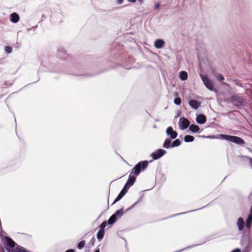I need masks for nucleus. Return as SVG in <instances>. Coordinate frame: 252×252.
<instances>
[{"label":"nucleus","instance_id":"obj_24","mask_svg":"<svg viewBox=\"0 0 252 252\" xmlns=\"http://www.w3.org/2000/svg\"><path fill=\"white\" fill-rule=\"evenodd\" d=\"M181 141L179 139H177L174 141V142L172 144L171 146L172 147H178L181 145Z\"/></svg>","mask_w":252,"mask_h":252},{"label":"nucleus","instance_id":"obj_6","mask_svg":"<svg viewBox=\"0 0 252 252\" xmlns=\"http://www.w3.org/2000/svg\"><path fill=\"white\" fill-rule=\"evenodd\" d=\"M166 153V151L159 149L152 154V157L155 160L158 159L162 157Z\"/></svg>","mask_w":252,"mask_h":252},{"label":"nucleus","instance_id":"obj_41","mask_svg":"<svg viewBox=\"0 0 252 252\" xmlns=\"http://www.w3.org/2000/svg\"><path fill=\"white\" fill-rule=\"evenodd\" d=\"M140 3H141L143 1V0H138Z\"/></svg>","mask_w":252,"mask_h":252},{"label":"nucleus","instance_id":"obj_5","mask_svg":"<svg viewBox=\"0 0 252 252\" xmlns=\"http://www.w3.org/2000/svg\"><path fill=\"white\" fill-rule=\"evenodd\" d=\"M200 76L205 86L209 90L213 91L214 89V87L210 79L206 75H204L201 74H200Z\"/></svg>","mask_w":252,"mask_h":252},{"label":"nucleus","instance_id":"obj_26","mask_svg":"<svg viewBox=\"0 0 252 252\" xmlns=\"http://www.w3.org/2000/svg\"><path fill=\"white\" fill-rule=\"evenodd\" d=\"M174 102L175 104L176 105H180L181 103V102H182L181 98L179 97H176L174 99Z\"/></svg>","mask_w":252,"mask_h":252},{"label":"nucleus","instance_id":"obj_13","mask_svg":"<svg viewBox=\"0 0 252 252\" xmlns=\"http://www.w3.org/2000/svg\"><path fill=\"white\" fill-rule=\"evenodd\" d=\"M237 224L238 227V229L240 231H242L243 229L244 225V222L242 218L240 217L238 218Z\"/></svg>","mask_w":252,"mask_h":252},{"label":"nucleus","instance_id":"obj_10","mask_svg":"<svg viewBox=\"0 0 252 252\" xmlns=\"http://www.w3.org/2000/svg\"><path fill=\"white\" fill-rule=\"evenodd\" d=\"M189 104L192 108L196 109L200 106V102L196 100H190Z\"/></svg>","mask_w":252,"mask_h":252},{"label":"nucleus","instance_id":"obj_7","mask_svg":"<svg viewBox=\"0 0 252 252\" xmlns=\"http://www.w3.org/2000/svg\"><path fill=\"white\" fill-rule=\"evenodd\" d=\"M166 134L170 136L171 139H175L177 137L178 133L176 131H174L172 127H168L166 130Z\"/></svg>","mask_w":252,"mask_h":252},{"label":"nucleus","instance_id":"obj_16","mask_svg":"<svg viewBox=\"0 0 252 252\" xmlns=\"http://www.w3.org/2000/svg\"><path fill=\"white\" fill-rule=\"evenodd\" d=\"M180 78L183 81L186 80L188 79L187 72L185 71H181L180 73Z\"/></svg>","mask_w":252,"mask_h":252},{"label":"nucleus","instance_id":"obj_28","mask_svg":"<svg viewBox=\"0 0 252 252\" xmlns=\"http://www.w3.org/2000/svg\"><path fill=\"white\" fill-rule=\"evenodd\" d=\"M107 222L106 221H103L100 225V230H104V228L106 226Z\"/></svg>","mask_w":252,"mask_h":252},{"label":"nucleus","instance_id":"obj_20","mask_svg":"<svg viewBox=\"0 0 252 252\" xmlns=\"http://www.w3.org/2000/svg\"><path fill=\"white\" fill-rule=\"evenodd\" d=\"M252 248V241L250 239H249L247 242V246L246 247V251L247 252H249Z\"/></svg>","mask_w":252,"mask_h":252},{"label":"nucleus","instance_id":"obj_11","mask_svg":"<svg viewBox=\"0 0 252 252\" xmlns=\"http://www.w3.org/2000/svg\"><path fill=\"white\" fill-rule=\"evenodd\" d=\"M165 42L162 39H157L155 42V46L158 49L162 48L164 45Z\"/></svg>","mask_w":252,"mask_h":252},{"label":"nucleus","instance_id":"obj_35","mask_svg":"<svg viewBox=\"0 0 252 252\" xmlns=\"http://www.w3.org/2000/svg\"><path fill=\"white\" fill-rule=\"evenodd\" d=\"M136 203L134 204L133 205H132L130 207L128 208V209H126V211H127L128 210H129L130 209H131L132 208H133L135 205Z\"/></svg>","mask_w":252,"mask_h":252},{"label":"nucleus","instance_id":"obj_3","mask_svg":"<svg viewBox=\"0 0 252 252\" xmlns=\"http://www.w3.org/2000/svg\"><path fill=\"white\" fill-rule=\"evenodd\" d=\"M4 242L5 244V248L8 252H15L16 243L11 238L6 237L4 239Z\"/></svg>","mask_w":252,"mask_h":252},{"label":"nucleus","instance_id":"obj_21","mask_svg":"<svg viewBox=\"0 0 252 252\" xmlns=\"http://www.w3.org/2000/svg\"><path fill=\"white\" fill-rule=\"evenodd\" d=\"M124 214V212L123 209H121L120 210H117L116 213L113 214L115 216V217L117 218H121Z\"/></svg>","mask_w":252,"mask_h":252},{"label":"nucleus","instance_id":"obj_4","mask_svg":"<svg viewBox=\"0 0 252 252\" xmlns=\"http://www.w3.org/2000/svg\"><path fill=\"white\" fill-rule=\"evenodd\" d=\"M231 101L235 106L239 107L244 105L245 99L243 97L236 94L231 97Z\"/></svg>","mask_w":252,"mask_h":252},{"label":"nucleus","instance_id":"obj_30","mask_svg":"<svg viewBox=\"0 0 252 252\" xmlns=\"http://www.w3.org/2000/svg\"><path fill=\"white\" fill-rule=\"evenodd\" d=\"M5 51L7 53H10L12 51V49L9 46H6L5 48Z\"/></svg>","mask_w":252,"mask_h":252},{"label":"nucleus","instance_id":"obj_38","mask_svg":"<svg viewBox=\"0 0 252 252\" xmlns=\"http://www.w3.org/2000/svg\"><path fill=\"white\" fill-rule=\"evenodd\" d=\"M119 3H122L123 2V0H117Z\"/></svg>","mask_w":252,"mask_h":252},{"label":"nucleus","instance_id":"obj_18","mask_svg":"<svg viewBox=\"0 0 252 252\" xmlns=\"http://www.w3.org/2000/svg\"><path fill=\"white\" fill-rule=\"evenodd\" d=\"M189 130L193 132H196L199 131V127L197 125L192 124L189 126Z\"/></svg>","mask_w":252,"mask_h":252},{"label":"nucleus","instance_id":"obj_8","mask_svg":"<svg viewBox=\"0 0 252 252\" xmlns=\"http://www.w3.org/2000/svg\"><path fill=\"white\" fill-rule=\"evenodd\" d=\"M179 122L181 124V126L182 129L187 128L190 124L189 121L186 118L182 117L180 119Z\"/></svg>","mask_w":252,"mask_h":252},{"label":"nucleus","instance_id":"obj_15","mask_svg":"<svg viewBox=\"0 0 252 252\" xmlns=\"http://www.w3.org/2000/svg\"><path fill=\"white\" fill-rule=\"evenodd\" d=\"M252 223V216L249 215L246 220V226L247 228H250Z\"/></svg>","mask_w":252,"mask_h":252},{"label":"nucleus","instance_id":"obj_23","mask_svg":"<svg viewBox=\"0 0 252 252\" xmlns=\"http://www.w3.org/2000/svg\"><path fill=\"white\" fill-rule=\"evenodd\" d=\"M185 141L186 142H192L194 140V137L191 135H186L184 138Z\"/></svg>","mask_w":252,"mask_h":252},{"label":"nucleus","instance_id":"obj_39","mask_svg":"<svg viewBox=\"0 0 252 252\" xmlns=\"http://www.w3.org/2000/svg\"><path fill=\"white\" fill-rule=\"evenodd\" d=\"M222 84L224 85H226V86L229 87V85L225 82H222Z\"/></svg>","mask_w":252,"mask_h":252},{"label":"nucleus","instance_id":"obj_32","mask_svg":"<svg viewBox=\"0 0 252 252\" xmlns=\"http://www.w3.org/2000/svg\"><path fill=\"white\" fill-rule=\"evenodd\" d=\"M15 252H27L24 250H22L20 248H18L16 247Z\"/></svg>","mask_w":252,"mask_h":252},{"label":"nucleus","instance_id":"obj_25","mask_svg":"<svg viewBox=\"0 0 252 252\" xmlns=\"http://www.w3.org/2000/svg\"><path fill=\"white\" fill-rule=\"evenodd\" d=\"M85 245V241H81L77 245V248L79 249H82Z\"/></svg>","mask_w":252,"mask_h":252},{"label":"nucleus","instance_id":"obj_37","mask_svg":"<svg viewBox=\"0 0 252 252\" xmlns=\"http://www.w3.org/2000/svg\"><path fill=\"white\" fill-rule=\"evenodd\" d=\"M249 159H250V163H251V165L252 166V158H250Z\"/></svg>","mask_w":252,"mask_h":252},{"label":"nucleus","instance_id":"obj_31","mask_svg":"<svg viewBox=\"0 0 252 252\" xmlns=\"http://www.w3.org/2000/svg\"><path fill=\"white\" fill-rule=\"evenodd\" d=\"M129 187L128 185H127V184H126L122 191H124V192L126 193Z\"/></svg>","mask_w":252,"mask_h":252},{"label":"nucleus","instance_id":"obj_9","mask_svg":"<svg viewBox=\"0 0 252 252\" xmlns=\"http://www.w3.org/2000/svg\"><path fill=\"white\" fill-rule=\"evenodd\" d=\"M207 119L205 115L200 114L196 117V121L199 124H203L206 122Z\"/></svg>","mask_w":252,"mask_h":252},{"label":"nucleus","instance_id":"obj_27","mask_svg":"<svg viewBox=\"0 0 252 252\" xmlns=\"http://www.w3.org/2000/svg\"><path fill=\"white\" fill-rule=\"evenodd\" d=\"M233 81L234 82L235 84L236 85L240 86L241 87H243V88L244 87V86L242 85V84L241 83V81L239 80L235 79V80H233Z\"/></svg>","mask_w":252,"mask_h":252},{"label":"nucleus","instance_id":"obj_33","mask_svg":"<svg viewBox=\"0 0 252 252\" xmlns=\"http://www.w3.org/2000/svg\"><path fill=\"white\" fill-rule=\"evenodd\" d=\"M231 252H241V250L239 249H236L232 251Z\"/></svg>","mask_w":252,"mask_h":252},{"label":"nucleus","instance_id":"obj_22","mask_svg":"<svg viewBox=\"0 0 252 252\" xmlns=\"http://www.w3.org/2000/svg\"><path fill=\"white\" fill-rule=\"evenodd\" d=\"M117 220V218L115 215H112L108 220V223L109 224H113Z\"/></svg>","mask_w":252,"mask_h":252},{"label":"nucleus","instance_id":"obj_2","mask_svg":"<svg viewBox=\"0 0 252 252\" xmlns=\"http://www.w3.org/2000/svg\"><path fill=\"white\" fill-rule=\"evenodd\" d=\"M220 137L221 139L232 142L240 145H244L245 143V141L243 139L236 136L220 134Z\"/></svg>","mask_w":252,"mask_h":252},{"label":"nucleus","instance_id":"obj_40","mask_svg":"<svg viewBox=\"0 0 252 252\" xmlns=\"http://www.w3.org/2000/svg\"><path fill=\"white\" fill-rule=\"evenodd\" d=\"M99 252V250H96V251H95V252Z\"/></svg>","mask_w":252,"mask_h":252},{"label":"nucleus","instance_id":"obj_12","mask_svg":"<svg viewBox=\"0 0 252 252\" xmlns=\"http://www.w3.org/2000/svg\"><path fill=\"white\" fill-rule=\"evenodd\" d=\"M10 20L12 22L16 23L19 20V16L16 13H13L10 15Z\"/></svg>","mask_w":252,"mask_h":252},{"label":"nucleus","instance_id":"obj_14","mask_svg":"<svg viewBox=\"0 0 252 252\" xmlns=\"http://www.w3.org/2000/svg\"><path fill=\"white\" fill-rule=\"evenodd\" d=\"M171 142H172V141L170 139H169V138L166 139L163 144V147L166 149L170 148L171 147H172Z\"/></svg>","mask_w":252,"mask_h":252},{"label":"nucleus","instance_id":"obj_17","mask_svg":"<svg viewBox=\"0 0 252 252\" xmlns=\"http://www.w3.org/2000/svg\"><path fill=\"white\" fill-rule=\"evenodd\" d=\"M126 193L124 192V191H121L120 193L117 196L116 198L115 199L112 204L116 203L117 202L119 201L121 198L125 195Z\"/></svg>","mask_w":252,"mask_h":252},{"label":"nucleus","instance_id":"obj_1","mask_svg":"<svg viewBox=\"0 0 252 252\" xmlns=\"http://www.w3.org/2000/svg\"><path fill=\"white\" fill-rule=\"evenodd\" d=\"M148 164V161L145 160L139 162L137 164L135 165V166L133 168V170L134 171H132L130 173L129 177L126 183L128 185V187L132 186L135 181L136 177L133 175V174H134L135 175H138L140 173L142 169L144 170L147 167Z\"/></svg>","mask_w":252,"mask_h":252},{"label":"nucleus","instance_id":"obj_19","mask_svg":"<svg viewBox=\"0 0 252 252\" xmlns=\"http://www.w3.org/2000/svg\"><path fill=\"white\" fill-rule=\"evenodd\" d=\"M104 230H99L97 233V238L98 240H101L104 237Z\"/></svg>","mask_w":252,"mask_h":252},{"label":"nucleus","instance_id":"obj_34","mask_svg":"<svg viewBox=\"0 0 252 252\" xmlns=\"http://www.w3.org/2000/svg\"><path fill=\"white\" fill-rule=\"evenodd\" d=\"M65 252H75V251L73 249H69L67 250Z\"/></svg>","mask_w":252,"mask_h":252},{"label":"nucleus","instance_id":"obj_29","mask_svg":"<svg viewBox=\"0 0 252 252\" xmlns=\"http://www.w3.org/2000/svg\"><path fill=\"white\" fill-rule=\"evenodd\" d=\"M216 78L218 80L220 81H222L224 80V77L221 74H219L217 76Z\"/></svg>","mask_w":252,"mask_h":252},{"label":"nucleus","instance_id":"obj_36","mask_svg":"<svg viewBox=\"0 0 252 252\" xmlns=\"http://www.w3.org/2000/svg\"><path fill=\"white\" fill-rule=\"evenodd\" d=\"M129 2H135L136 1V0H127Z\"/></svg>","mask_w":252,"mask_h":252}]
</instances>
